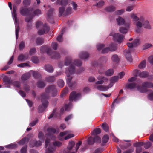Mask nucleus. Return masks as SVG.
Returning a JSON list of instances; mask_svg holds the SVG:
<instances>
[{"label":"nucleus","mask_w":153,"mask_h":153,"mask_svg":"<svg viewBox=\"0 0 153 153\" xmlns=\"http://www.w3.org/2000/svg\"><path fill=\"white\" fill-rule=\"evenodd\" d=\"M111 60L113 62L117 63L119 62V59L118 55L115 54L112 56Z\"/></svg>","instance_id":"f704fd0d"},{"label":"nucleus","mask_w":153,"mask_h":153,"mask_svg":"<svg viewBox=\"0 0 153 153\" xmlns=\"http://www.w3.org/2000/svg\"><path fill=\"white\" fill-rule=\"evenodd\" d=\"M72 12V9L71 8L68 7L65 10L64 12V15H67L70 14Z\"/></svg>","instance_id":"09e8293b"},{"label":"nucleus","mask_w":153,"mask_h":153,"mask_svg":"<svg viewBox=\"0 0 153 153\" xmlns=\"http://www.w3.org/2000/svg\"><path fill=\"white\" fill-rule=\"evenodd\" d=\"M72 105L71 102L69 103L68 104H66L65 106V110L66 111L70 110L72 107Z\"/></svg>","instance_id":"de8ad7c7"},{"label":"nucleus","mask_w":153,"mask_h":153,"mask_svg":"<svg viewBox=\"0 0 153 153\" xmlns=\"http://www.w3.org/2000/svg\"><path fill=\"white\" fill-rule=\"evenodd\" d=\"M139 44V40L138 39H135L133 41V43H128L127 45L128 47L131 48L132 47L135 46Z\"/></svg>","instance_id":"393cba45"},{"label":"nucleus","mask_w":153,"mask_h":153,"mask_svg":"<svg viewBox=\"0 0 153 153\" xmlns=\"http://www.w3.org/2000/svg\"><path fill=\"white\" fill-rule=\"evenodd\" d=\"M17 66L18 67L22 68L26 66L29 67V66L27 63H24L18 64L17 65Z\"/></svg>","instance_id":"e2e57ef3"},{"label":"nucleus","mask_w":153,"mask_h":153,"mask_svg":"<svg viewBox=\"0 0 153 153\" xmlns=\"http://www.w3.org/2000/svg\"><path fill=\"white\" fill-rule=\"evenodd\" d=\"M63 31H62L61 33L59 35L57 38V40L59 42H61L62 41V36L63 35Z\"/></svg>","instance_id":"680f3d73"},{"label":"nucleus","mask_w":153,"mask_h":153,"mask_svg":"<svg viewBox=\"0 0 153 153\" xmlns=\"http://www.w3.org/2000/svg\"><path fill=\"white\" fill-rule=\"evenodd\" d=\"M101 132V129L99 128L94 129L91 133L92 135H95L100 134Z\"/></svg>","instance_id":"72a5a7b5"},{"label":"nucleus","mask_w":153,"mask_h":153,"mask_svg":"<svg viewBox=\"0 0 153 153\" xmlns=\"http://www.w3.org/2000/svg\"><path fill=\"white\" fill-rule=\"evenodd\" d=\"M40 51L42 53L46 52L53 59H56L60 57V54L56 52H53L51 48L47 46H42L40 48Z\"/></svg>","instance_id":"0eeeda50"},{"label":"nucleus","mask_w":153,"mask_h":153,"mask_svg":"<svg viewBox=\"0 0 153 153\" xmlns=\"http://www.w3.org/2000/svg\"><path fill=\"white\" fill-rule=\"evenodd\" d=\"M25 47V43L24 41H22L19 44V50H22Z\"/></svg>","instance_id":"13d9d810"},{"label":"nucleus","mask_w":153,"mask_h":153,"mask_svg":"<svg viewBox=\"0 0 153 153\" xmlns=\"http://www.w3.org/2000/svg\"><path fill=\"white\" fill-rule=\"evenodd\" d=\"M130 17L132 19V21L135 23L136 26V32L137 33H140L142 31V27L143 19L138 17L137 15L131 13L130 15Z\"/></svg>","instance_id":"39448f33"},{"label":"nucleus","mask_w":153,"mask_h":153,"mask_svg":"<svg viewBox=\"0 0 153 153\" xmlns=\"http://www.w3.org/2000/svg\"><path fill=\"white\" fill-rule=\"evenodd\" d=\"M94 138H92V137H90L88 139V144L90 145L94 143L95 142L94 141Z\"/></svg>","instance_id":"69168bd1"},{"label":"nucleus","mask_w":153,"mask_h":153,"mask_svg":"<svg viewBox=\"0 0 153 153\" xmlns=\"http://www.w3.org/2000/svg\"><path fill=\"white\" fill-rule=\"evenodd\" d=\"M28 55L27 54H21L18 57V60L20 62H23L27 60L28 58Z\"/></svg>","instance_id":"412c9836"},{"label":"nucleus","mask_w":153,"mask_h":153,"mask_svg":"<svg viewBox=\"0 0 153 153\" xmlns=\"http://www.w3.org/2000/svg\"><path fill=\"white\" fill-rule=\"evenodd\" d=\"M57 84L59 87L61 88L64 86V82L63 80L59 79L57 82Z\"/></svg>","instance_id":"3c124183"},{"label":"nucleus","mask_w":153,"mask_h":153,"mask_svg":"<svg viewBox=\"0 0 153 153\" xmlns=\"http://www.w3.org/2000/svg\"><path fill=\"white\" fill-rule=\"evenodd\" d=\"M130 50H126L124 51L125 55L127 60L129 62H132V59L130 54Z\"/></svg>","instance_id":"aec40b11"},{"label":"nucleus","mask_w":153,"mask_h":153,"mask_svg":"<svg viewBox=\"0 0 153 153\" xmlns=\"http://www.w3.org/2000/svg\"><path fill=\"white\" fill-rule=\"evenodd\" d=\"M116 21L118 25L120 26L124 25L126 23L125 20L122 17L119 16L116 19Z\"/></svg>","instance_id":"b1692460"},{"label":"nucleus","mask_w":153,"mask_h":153,"mask_svg":"<svg viewBox=\"0 0 153 153\" xmlns=\"http://www.w3.org/2000/svg\"><path fill=\"white\" fill-rule=\"evenodd\" d=\"M36 25V28L38 29L42 27V29L38 31V34L39 35H42L44 33H47L49 30V28L48 25L46 24L43 25L41 21H37Z\"/></svg>","instance_id":"6e6552de"},{"label":"nucleus","mask_w":153,"mask_h":153,"mask_svg":"<svg viewBox=\"0 0 153 153\" xmlns=\"http://www.w3.org/2000/svg\"><path fill=\"white\" fill-rule=\"evenodd\" d=\"M38 137L39 139L41 141L44 142V137L43 134L42 132H40L39 133L38 135Z\"/></svg>","instance_id":"ea45409f"},{"label":"nucleus","mask_w":153,"mask_h":153,"mask_svg":"<svg viewBox=\"0 0 153 153\" xmlns=\"http://www.w3.org/2000/svg\"><path fill=\"white\" fill-rule=\"evenodd\" d=\"M31 75L36 78H39L40 76L38 72L31 70L29 72L23 74L21 76V80L22 81L26 80L30 77Z\"/></svg>","instance_id":"1a4fd4ad"},{"label":"nucleus","mask_w":153,"mask_h":153,"mask_svg":"<svg viewBox=\"0 0 153 153\" xmlns=\"http://www.w3.org/2000/svg\"><path fill=\"white\" fill-rule=\"evenodd\" d=\"M127 88L130 89H136L137 90L141 93H144L147 91L146 88H153V83L146 82L143 83L142 86H140L136 83H128L127 85Z\"/></svg>","instance_id":"20e7f679"},{"label":"nucleus","mask_w":153,"mask_h":153,"mask_svg":"<svg viewBox=\"0 0 153 153\" xmlns=\"http://www.w3.org/2000/svg\"><path fill=\"white\" fill-rule=\"evenodd\" d=\"M45 69L47 72L49 73H52L54 69L51 65L47 64L44 67Z\"/></svg>","instance_id":"cd10ccee"},{"label":"nucleus","mask_w":153,"mask_h":153,"mask_svg":"<svg viewBox=\"0 0 153 153\" xmlns=\"http://www.w3.org/2000/svg\"><path fill=\"white\" fill-rule=\"evenodd\" d=\"M51 92L52 93V97H55L56 95L57 91L56 89L55 85L50 86L46 89L45 93L41 94L40 99L42 103V105H40L38 107V109L39 112H42L48 106V102L47 101V99L49 97L48 94Z\"/></svg>","instance_id":"7ed1b4c3"},{"label":"nucleus","mask_w":153,"mask_h":153,"mask_svg":"<svg viewBox=\"0 0 153 153\" xmlns=\"http://www.w3.org/2000/svg\"><path fill=\"white\" fill-rule=\"evenodd\" d=\"M108 48H109L110 51H113L116 49L117 45L114 43H112L110 45Z\"/></svg>","instance_id":"473e14b6"},{"label":"nucleus","mask_w":153,"mask_h":153,"mask_svg":"<svg viewBox=\"0 0 153 153\" xmlns=\"http://www.w3.org/2000/svg\"><path fill=\"white\" fill-rule=\"evenodd\" d=\"M64 65L66 66L70 65V66L68 68L66 69L65 73L66 75V81L68 86L72 88L75 86L76 85V83L75 82H71L72 77V75L76 74H78L83 71L84 68H82L78 70H76L75 67L73 65L77 67L81 66L82 65V62L81 60L78 59H75L72 61V59L70 56L66 57L64 61Z\"/></svg>","instance_id":"f257e3e1"},{"label":"nucleus","mask_w":153,"mask_h":153,"mask_svg":"<svg viewBox=\"0 0 153 153\" xmlns=\"http://www.w3.org/2000/svg\"><path fill=\"white\" fill-rule=\"evenodd\" d=\"M146 61L145 60H143L139 64L138 67L140 69L144 68L146 67Z\"/></svg>","instance_id":"c03bdc74"},{"label":"nucleus","mask_w":153,"mask_h":153,"mask_svg":"<svg viewBox=\"0 0 153 153\" xmlns=\"http://www.w3.org/2000/svg\"><path fill=\"white\" fill-rule=\"evenodd\" d=\"M125 12V10L124 9H121L115 11V13L117 15H120L123 14Z\"/></svg>","instance_id":"a19ab883"},{"label":"nucleus","mask_w":153,"mask_h":153,"mask_svg":"<svg viewBox=\"0 0 153 153\" xmlns=\"http://www.w3.org/2000/svg\"><path fill=\"white\" fill-rule=\"evenodd\" d=\"M109 35L113 37L114 41L119 43H121L123 40V36L118 33H114V32L112 31L110 33Z\"/></svg>","instance_id":"9d476101"},{"label":"nucleus","mask_w":153,"mask_h":153,"mask_svg":"<svg viewBox=\"0 0 153 153\" xmlns=\"http://www.w3.org/2000/svg\"><path fill=\"white\" fill-rule=\"evenodd\" d=\"M11 84L13 85L16 88H19L20 87V82L19 81H16L13 82H12V84Z\"/></svg>","instance_id":"8fccbe9b"},{"label":"nucleus","mask_w":153,"mask_h":153,"mask_svg":"<svg viewBox=\"0 0 153 153\" xmlns=\"http://www.w3.org/2000/svg\"><path fill=\"white\" fill-rule=\"evenodd\" d=\"M102 127L105 132H108V131L109 127L105 123H104L102 124Z\"/></svg>","instance_id":"4c0bfd02"},{"label":"nucleus","mask_w":153,"mask_h":153,"mask_svg":"<svg viewBox=\"0 0 153 153\" xmlns=\"http://www.w3.org/2000/svg\"><path fill=\"white\" fill-rule=\"evenodd\" d=\"M98 62H100V63L96 61H94L92 63V65L93 67H99L102 64L106 62V58L104 57H101L99 59Z\"/></svg>","instance_id":"2eb2a0df"},{"label":"nucleus","mask_w":153,"mask_h":153,"mask_svg":"<svg viewBox=\"0 0 153 153\" xmlns=\"http://www.w3.org/2000/svg\"><path fill=\"white\" fill-rule=\"evenodd\" d=\"M71 4L73 7V9L74 11H76L77 10V5L73 1L71 2Z\"/></svg>","instance_id":"774afa93"},{"label":"nucleus","mask_w":153,"mask_h":153,"mask_svg":"<svg viewBox=\"0 0 153 153\" xmlns=\"http://www.w3.org/2000/svg\"><path fill=\"white\" fill-rule=\"evenodd\" d=\"M68 0H57L56 2V4H61V5H65L68 3Z\"/></svg>","instance_id":"2f4dec72"},{"label":"nucleus","mask_w":153,"mask_h":153,"mask_svg":"<svg viewBox=\"0 0 153 153\" xmlns=\"http://www.w3.org/2000/svg\"><path fill=\"white\" fill-rule=\"evenodd\" d=\"M75 145V143L74 141H70L67 148L64 149L61 152V153H68V152H70L73 147Z\"/></svg>","instance_id":"f3484780"},{"label":"nucleus","mask_w":153,"mask_h":153,"mask_svg":"<svg viewBox=\"0 0 153 153\" xmlns=\"http://www.w3.org/2000/svg\"><path fill=\"white\" fill-rule=\"evenodd\" d=\"M105 47V45L103 44H99L97 45L96 46V48L97 50L99 51H100L101 50H102V49H103Z\"/></svg>","instance_id":"79ce46f5"},{"label":"nucleus","mask_w":153,"mask_h":153,"mask_svg":"<svg viewBox=\"0 0 153 153\" xmlns=\"http://www.w3.org/2000/svg\"><path fill=\"white\" fill-rule=\"evenodd\" d=\"M48 133L46 134V139L45 141V147L47 148L45 151V153H53L55 151V147H60L61 146V143L58 141H55L53 143V146L50 142V140H54L56 139V137L53 135V134L56 132V130L52 128H49L47 129Z\"/></svg>","instance_id":"f03ea898"},{"label":"nucleus","mask_w":153,"mask_h":153,"mask_svg":"<svg viewBox=\"0 0 153 153\" xmlns=\"http://www.w3.org/2000/svg\"><path fill=\"white\" fill-rule=\"evenodd\" d=\"M37 85L38 87L42 88L45 86V84L43 81L40 80L37 82Z\"/></svg>","instance_id":"e433bc0d"},{"label":"nucleus","mask_w":153,"mask_h":153,"mask_svg":"<svg viewBox=\"0 0 153 153\" xmlns=\"http://www.w3.org/2000/svg\"><path fill=\"white\" fill-rule=\"evenodd\" d=\"M116 7L113 5H110L107 6L105 8V10L108 12H112L114 11Z\"/></svg>","instance_id":"c85d7f7f"},{"label":"nucleus","mask_w":153,"mask_h":153,"mask_svg":"<svg viewBox=\"0 0 153 153\" xmlns=\"http://www.w3.org/2000/svg\"><path fill=\"white\" fill-rule=\"evenodd\" d=\"M151 143L148 141L144 143V146L145 149H148L151 146Z\"/></svg>","instance_id":"bf43d9fd"},{"label":"nucleus","mask_w":153,"mask_h":153,"mask_svg":"<svg viewBox=\"0 0 153 153\" xmlns=\"http://www.w3.org/2000/svg\"><path fill=\"white\" fill-rule=\"evenodd\" d=\"M55 76H49L46 77L45 79L48 82H52L55 80Z\"/></svg>","instance_id":"c9c22d12"},{"label":"nucleus","mask_w":153,"mask_h":153,"mask_svg":"<svg viewBox=\"0 0 153 153\" xmlns=\"http://www.w3.org/2000/svg\"><path fill=\"white\" fill-rule=\"evenodd\" d=\"M110 51L109 48L108 47H106L103 48L102 51V53H105L108 52Z\"/></svg>","instance_id":"338daca9"},{"label":"nucleus","mask_w":153,"mask_h":153,"mask_svg":"<svg viewBox=\"0 0 153 153\" xmlns=\"http://www.w3.org/2000/svg\"><path fill=\"white\" fill-rule=\"evenodd\" d=\"M119 103V102L117 100V99H115L114 100L112 105V106H111L112 109L111 110V111H112L114 109V108H115V103H116L117 104V103Z\"/></svg>","instance_id":"4d7b16f0"},{"label":"nucleus","mask_w":153,"mask_h":153,"mask_svg":"<svg viewBox=\"0 0 153 153\" xmlns=\"http://www.w3.org/2000/svg\"><path fill=\"white\" fill-rule=\"evenodd\" d=\"M31 0H23V4L25 7H27L30 5Z\"/></svg>","instance_id":"37998d69"},{"label":"nucleus","mask_w":153,"mask_h":153,"mask_svg":"<svg viewBox=\"0 0 153 153\" xmlns=\"http://www.w3.org/2000/svg\"><path fill=\"white\" fill-rule=\"evenodd\" d=\"M130 28V23H126L123 26L120 27L119 29L120 33L122 34H126L127 33Z\"/></svg>","instance_id":"4468645a"},{"label":"nucleus","mask_w":153,"mask_h":153,"mask_svg":"<svg viewBox=\"0 0 153 153\" xmlns=\"http://www.w3.org/2000/svg\"><path fill=\"white\" fill-rule=\"evenodd\" d=\"M29 139L28 138L24 137L18 142V143L20 145H22L28 142Z\"/></svg>","instance_id":"7c9ffc66"},{"label":"nucleus","mask_w":153,"mask_h":153,"mask_svg":"<svg viewBox=\"0 0 153 153\" xmlns=\"http://www.w3.org/2000/svg\"><path fill=\"white\" fill-rule=\"evenodd\" d=\"M78 56L82 59H88L89 56V54L88 52L85 51H82L79 53Z\"/></svg>","instance_id":"6ab92c4d"},{"label":"nucleus","mask_w":153,"mask_h":153,"mask_svg":"<svg viewBox=\"0 0 153 153\" xmlns=\"http://www.w3.org/2000/svg\"><path fill=\"white\" fill-rule=\"evenodd\" d=\"M32 61L34 63H37L39 62V59L36 56H33L31 58Z\"/></svg>","instance_id":"0e129e2a"},{"label":"nucleus","mask_w":153,"mask_h":153,"mask_svg":"<svg viewBox=\"0 0 153 153\" xmlns=\"http://www.w3.org/2000/svg\"><path fill=\"white\" fill-rule=\"evenodd\" d=\"M43 43V39L41 38H38L36 40V43L38 45H41Z\"/></svg>","instance_id":"49530a36"},{"label":"nucleus","mask_w":153,"mask_h":153,"mask_svg":"<svg viewBox=\"0 0 153 153\" xmlns=\"http://www.w3.org/2000/svg\"><path fill=\"white\" fill-rule=\"evenodd\" d=\"M97 79L99 80L95 82L94 85H101L104 83L107 82L108 80V79L107 78L105 77L102 75H99L97 76Z\"/></svg>","instance_id":"ddd939ff"},{"label":"nucleus","mask_w":153,"mask_h":153,"mask_svg":"<svg viewBox=\"0 0 153 153\" xmlns=\"http://www.w3.org/2000/svg\"><path fill=\"white\" fill-rule=\"evenodd\" d=\"M36 143H37V140L36 139L31 140L29 142V146L32 148L36 147Z\"/></svg>","instance_id":"58836bf2"},{"label":"nucleus","mask_w":153,"mask_h":153,"mask_svg":"<svg viewBox=\"0 0 153 153\" xmlns=\"http://www.w3.org/2000/svg\"><path fill=\"white\" fill-rule=\"evenodd\" d=\"M99 67L100 68L98 71V73L100 74H103L105 73V69L102 66V64Z\"/></svg>","instance_id":"603ef678"},{"label":"nucleus","mask_w":153,"mask_h":153,"mask_svg":"<svg viewBox=\"0 0 153 153\" xmlns=\"http://www.w3.org/2000/svg\"><path fill=\"white\" fill-rule=\"evenodd\" d=\"M81 97V95L80 93H76L75 91H73L70 94L69 100L70 101H76L80 99Z\"/></svg>","instance_id":"9b49d317"},{"label":"nucleus","mask_w":153,"mask_h":153,"mask_svg":"<svg viewBox=\"0 0 153 153\" xmlns=\"http://www.w3.org/2000/svg\"><path fill=\"white\" fill-rule=\"evenodd\" d=\"M4 82L6 84L10 85L12 84V81L11 80V78L10 76H5L4 77Z\"/></svg>","instance_id":"a878e982"},{"label":"nucleus","mask_w":153,"mask_h":153,"mask_svg":"<svg viewBox=\"0 0 153 153\" xmlns=\"http://www.w3.org/2000/svg\"><path fill=\"white\" fill-rule=\"evenodd\" d=\"M114 71L113 69H110L106 71L105 74L107 76H111L114 73Z\"/></svg>","instance_id":"a18cd8bd"},{"label":"nucleus","mask_w":153,"mask_h":153,"mask_svg":"<svg viewBox=\"0 0 153 153\" xmlns=\"http://www.w3.org/2000/svg\"><path fill=\"white\" fill-rule=\"evenodd\" d=\"M142 27L145 28L150 29H151V26L149 24V22L148 21H143V22H142Z\"/></svg>","instance_id":"bb28decb"},{"label":"nucleus","mask_w":153,"mask_h":153,"mask_svg":"<svg viewBox=\"0 0 153 153\" xmlns=\"http://www.w3.org/2000/svg\"><path fill=\"white\" fill-rule=\"evenodd\" d=\"M148 99L150 100H153V91H150L148 96Z\"/></svg>","instance_id":"6e6d98bb"},{"label":"nucleus","mask_w":153,"mask_h":153,"mask_svg":"<svg viewBox=\"0 0 153 153\" xmlns=\"http://www.w3.org/2000/svg\"><path fill=\"white\" fill-rule=\"evenodd\" d=\"M17 7L15 5H13V11L12 12V15L15 24L16 28L15 34L16 39H17L18 38L19 32V27L18 26L19 22L17 19Z\"/></svg>","instance_id":"423d86ee"},{"label":"nucleus","mask_w":153,"mask_h":153,"mask_svg":"<svg viewBox=\"0 0 153 153\" xmlns=\"http://www.w3.org/2000/svg\"><path fill=\"white\" fill-rule=\"evenodd\" d=\"M134 72L136 73V76H138L140 77L145 78L147 77L149 74L148 72L146 71H143L141 72L140 70H135Z\"/></svg>","instance_id":"a211bd4d"},{"label":"nucleus","mask_w":153,"mask_h":153,"mask_svg":"<svg viewBox=\"0 0 153 153\" xmlns=\"http://www.w3.org/2000/svg\"><path fill=\"white\" fill-rule=\"evenodd\" d=\"M94 88L100 91H106L108 90L110 88L108 85L107 86L103 85H94Z\"/></svg>","instance_id":"dca6fc26"},{"label":"nucleus","mask_w":153,"mask_h":153,"mask_svg":"<svg viewBox=\"0 0 153 153\" xmlns=\"http://www.w3.org/2000/svg\"><path fill=\"white\" fill-rule=\"evenodd\" d=\"M65 8L63 6H62L59 8V16H61L63 15H64V12L65 11Z\"/></svg>","instance_id":"c756f323"},{"label":"nucleus","mask_w":153,"mask_h":153,"mask_svg":"<svg viewBox=\"0 0 153 153\" xmlns=\"http://www.w3.org/2000/svg\"><path fill=\"white\" fill-rule=\"evenodd\" d=\"M53 10H54L52 8H50L47 13L48 20L51 23H53V21H50V20L51 19H52V15L53 14Z\"/></svg>","instance_id":"5701e85b"},{"label":"nucleus","mask_w":153,"mask_h":153,"mask_svg":"<svg viewBox=\"0 0 153 153\" xmlns=\"http://www.w3.org/2000/svg\"><path fill=\"white\" fill-rule=\"evenodd\" d=\"M19 13L21 15L23 16H29L30 14V8L22 7L20 8Z\"/></svg>","instance_id":"f8f14e48"},{"label":"nucleus","mask_w":153,"mask_h":153,"mask_svg":"<svg viewBox=\"0 0 153 153\" xmlns=\"http://www.w3.org/2000/svg\"><path fill=\"white\" fill-rule=\"evenodd\" d=\"M104 4V2L103 1H101L94 4V6H97L98 7H100L103 6Z\"/></svg>","instance_id":"864d4df0"},{"label":"nucleus","mask_w":153,"mask_h":153,"mask_svg":"<svg viewBox=\"0 0 153 153\" xmlns=\"http://www.w3.org/2000/svg\"><path fill=\"white\" fill-rule=\"evenodd\" d=\"M118 77L117 76H114L111 78L110 80V83L108 85L110 88L113 86L114 83L117 81L118 79Z\"/></svg>","instance_id":"4be33fe9"},{"label":"nucleus","mask_w":153,"mask_h":153,"mask_svg":"<svg viewBox=\"0 0 153 153\" xmlns=\"http://www.w3.org/2000/svg\"><path fill=\"white\" fill-rule=\"evenodd\" d=\"M41 10L38 9L35 10L33 12V15L34 16H38L41 14Z\"/></svg>","instance_id":"5fc2aeb1"},{"label":"nucleus","mask_w":153,"mask_h":153,"mask_svg":"<svg viewBox=\"0 0 153 153\" xmlns=\"http://www.w3.org/2000/svg\"><path fill=\"white\" fill-rule=\"evenodd\" d=\"M33 18V16L32 15L30 16L29 17H27L25 18V21L27 23L30 22H31V20Z\"/></svg>","instance_id":"052dcab7"}]
</instances>
